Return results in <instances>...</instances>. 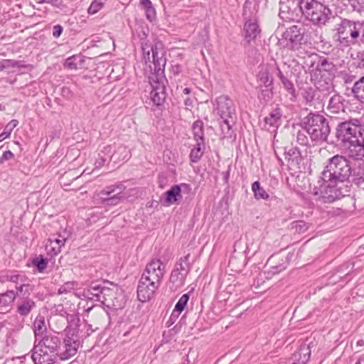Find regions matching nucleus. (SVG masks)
<instances>
[{"mask_svg":"<svg viewBox=\"0 0 364 364\" xmlns=\"http://www.w3.org/2000/svg\"><path fill=\"white\" fill-rule=\"evenodd\" d=\"M220 129L224 138H230L233 133L232 129L235 122V119H221Z\"/></svg>","mask_w":364,"mask_h":364,"instance_id":"nucleus-30","label":"nucleus"},{"mask_svg":"<svg viewBox=\"0 0 364 364\" xmlns=\"http://www.w3.org/2000/svg\"><path fill=\"white\" fill-rule=\"evenodd\" d=\"M31 358L36 364H53L58 358V353L34 346Z\"/></svg>","mask_w":364,"mask_h":364,"instance_id":"nucleus-15","label":"nucleus"},{"mask_svg":"<svg viewBox=\"0 0 364 364\" xmlns=\"http://www.w3.org/2000/svg\"><path fill=\"white\" fill-rule=\"evenodd\" d=\"M288 162L291 165H299L302 160L301 154L297 147H290L285 150Z\"/></svg>","mask_w":364,"mask_h":364,"instance_id":"nucleus-29","label":"nucleus"},{"mask_svg":"<svg viewBox=\"0 0 364 364\" xmlns=\"http://www.w3.org/2000/svg\"><path fill=\"white\" fill-rule=\"evenodd\" d=\"M278 74L277 76L280 79L283 87L289 92V94L294 95L295 88L293 82L285 75L279 68H277Z\"/></svg>","mask_w":364,"mask_h":364,"instance_id":"nucleus-36","label":"nucleus"},{"mask_svg":"<svg viewBox=\"0 0 364 364\" xmlns=\"http://www.w3.org/2000/svg\"><path fill=\"white\" fill-rule=\"evenodd\" d=\"M310 225L304 220H296L291 223V229L299 234L307 231Z\"/></svg>","mask_w":364,"mask_h":364,"instance_id":"nucleus-44","label":"nucleus"},{"mask_svg":"<svg viewBox=\"0 0 364 364\" xmlns=\"http://www.w3.org/2000/svg\"><path fill=\"white\" fill-rule=\"evenodd\" d=\"M32 288L30 287L29 284H22L19 287H16V291L18 292V295L21 294L23 291L28 293L29 291H31Z\"/></svg>","mask_w":364,"mask_h":364,"instance_id":"nucleus-56","label":"nucleus"},{"mask_svg":"<svg viewBox=\"0 0 364 364\" xmlns=\"http://www.w3.org/2000/svg\"><path fill=\"white\" fill-rule=\"evenodd\" d=\"M355 364H364V358H360Z\"/></svg>","mask_w":364,"mask_h":364,"instance_id":"nucleus-64","label":"nucleus"},{"mask_svg":"<svg viewBox=\"0 0 364 364\" xmlns=\"http://www.w3.org/2000/svg\"><path fill=\"white\" fill-rule=\"evenodd\" d=\"M336 32L342 46H356L364 41V23L360 21L343 18L338 24Z\"/></svg>","mask_w":364,"mask_h":364,"instance_id":"nucleus-5","label":"nucleus"},{"mask_svg":"<svg viewBox=\"0 0 364 364\" xmlns=\"http://www.w3.org/2000/svg\"><path fill=\"white\" fill-rule=\"evenodd\" d=\"M302 97L307 105L313 107L315 109L322 107L323 105L321 100L320 99V91L311 87L304 89Z\"/></svg>","mask_w":364,"mask_h":364,"instance_id":"nucleus-16","label":"nucleus"},{"mask_svg":"<svg viewBox=\"0 0 364 364\" xmlns=\"http://www.w3.org/2000/svg\"><path fill=\"white\" fill-rule=\"evenodd\" d=\"M63 27L58 24L53 26V36L55 38L60 37L63 32Z\"/></svg>","mask_w":364,"mask_h":364,"instance_id":"nucleus-57","label":"nucleus"},{"mask_svg":"<svg viewBox=\"0 0 364 364\" xmlns=\"http://www.w3.org/2000/svg\"><path fill=\"white\" fill-rule=\"evenodd\" d=\"M146 11V18L150 21H153L156 18V11L153 5H149L147 7L143 8Z\"/></svg>","mask_w":364,"mask_h":364,"instance_id":"nucleus-51","label":"nucleus"},{"mask_svg":"<svg viewBox=\"0 0 364 364\" xmlns=\"http://www.w3.org/2000/svg\"><path fill=\"white\" fill-rule=\"evenodd\" d=\"M186 276L178 271V268H174L170 276V282L176 284V287H180L184 284Z\"/></svg>","mask_w":364,"mask_h":364,"instance_id":"nucleus-33","label":"nucleus"},{"mask_svg":"<svg viewBox=\"0 0 364 364\" xmlns=\"http://www.w3.org/2000/svg\"><path fill=\"white\" fill-rule=\"evenodd\" d=\"M190 254H187L186 256L181 257L175 264L174 268H178V271L184 274L186 276L188 275L191 270V265L188 261Z\"/></svg>","mask_w":364,"mask_h":364,"instance_id":"nucleus-32","label":"nucleus"},{"mask_svg":"<svg viewBox=\"0 0 364 364\" xmlns=\"http://www.w3.org/2000/svg\"><path fill=\"white\" fill-rule=\"evenodd\" d=\"M17 296L18 292H16L14 290L7 291L6 293H4L1 295L2 298L8 297L9 299V302L14 301Z\"/></svg>","mask_w":364,"mask_h":364,"instance_id":"nucleus-54","label":"nucleus"},{"mask_svg":"<svg viewBox=\"0 0 364 364\" xmlns=\"http://www.w3.org/2000/svg\"><path fill=\"white\" fill-rule=\"evenodd\" d=\"M131 157L130 151L124 146H119L114 154L110 156V159L114 162L127 161Z\"/></svg>","mask_w":364,"mask_h":364,"instance_id":"nucleus-26","label":"nucleus"},{"mask_svg":"<svg viewBox=\"0 0 364 364\" xmlns=\"http://www.w3.org/2000/svg\"><path fill=\"white\" fill-rule=\"evenodd\" d=\"M18 122L16 119H12L4 127V132L0 134V142L3 141L6 139L9 138L14 130V129L18 125Z\"/></svg>","mask_w":364,"mask_h":364,"instance_id":"nucleus-42","label":"nucleus"},{"mask_svg":"<svg viewBox=\"0 0 364 364\" xmlns=\"http://www.w3.org/2000/svg\"><path fill=\"white\" fill-rule=\"evenodd\" d=\"M76 283L75 282H68L60 286L58 290V294H64L70 292L74 289Z\"/></svg>","mask_w":364,"mask_h":364,"instance_id":"nucleus-47","label":"nucleus"},{"mask_svg":"<svg viewBox=\"0 0 364 364\" xmlns=\"http://www.w3.org/2000/svg\"><path fill=\"white\" fill-rule=\"evenodd\" d=\"M306 0H280L279 16L284 21H294L304 15Z\"/></svg>","mask_w":364,"mask_h":364,"instance_id":"nucleus-9","label":"nucleus"},{"mask_svg":"<svg viewBox=\"0 0 364 364\" xmlns=\"http://www.w3.org/2000/svg\"><path fill=\"white\" fill-rule=\"evenodd\" d=\"M38 340V347H41L46 350L58 353L60 345V340L58 336L51 333L46 334Z\"/></svg>","mask_w":364,"mask_h":364,"instance_id":"nucleus-17","label":"nucleus"},{"mask_svg":"<svg viewBox=\"0 0 364 364\" xmlns=\"http://www.w3.org/2000/svg\"><path fill=\"white\" fill-rule=\"evenodd\" d=\"M77 56L75 55H73L68 58L66 59L65 60V67L69 68V69H72V70H75L77 68V64L75 63V60L77 59Z\"/></svg>","mask_w":364,"mask_h":364,"instance_id":"nucleus-52","label":"nucleus"},{"mask_svg":"<svg viewBox=\"0 0 364 364\" xmlns=\"http://www.w3.org/2000/svg\"><path fill=\"white\" fill-rule=\"evenodd\" d=\"M245 20L246 22L244 25L245 38L250 43L259 35L261 30L255 18Z\"/></svg>","mask_w":364,"mask_h":364,"instance_id":"nucleus-18","label":"nucleus"},{"mask_svg":"<svg viewBox=\"0 0 364 364\" xmlns=\"http://www.w3.org/2000/svg\"><path fill=\"white\" fill-rule=\"evenodd\" d=\"M165 264L159 259H152L146 266L141 275L146 281L161 285L165 274Z\"/></svg>","mask_w":364,"mask_h":364,"instance_id":"nucleus-10","label":"nucleus"},{"mask_svg":"<svg viewBox=\"0 0 364 364\" xmlns=\"http://www.w3.org/2000/svg\"><path fill=\"white\" fill-rule=\"evenodd\" d=\"M26 279V277L25 275L19 274H10L9 272L1 275L0 277V281L1 282H11L13 283H18L19 282H24Z\"/></svg>","mask_w":364,"mask_h":364,"instance_id":"nucleus-38","label":"nucleus"},{"mask_svg":"<svg viewBox=\"0 0 364 364\" xmlns=\"http://www.w3.org/2000/svg\"><path fill=\"white\" fill-rule=\"evenodd\" d=\"M152 3L150 1V0H141V5L142 8L147 7L149 5H151Z\"/></svg>","mask_w":364,"mask_h":364,"instance_id":"nucleus-62","label":"nucleus"},{"mask_svg":"<svg viewBox=\"0 0 364 364\" xmlns=\"http://www.w3.org/2000/svg\"><path fill=\"white\" fill-rule=\"evenodd\" d=\"M46 325L43 317L36 318L33 323V331L36 340L43 337L46 333Z\"/></svg>","mask_w":364,"mask_h":364,"instance_id":"nucleus-28","label":"nucleus"},{"mask_svg":"<svg viewBox=\"0 0 364 364\" xmlns=\"http://www.w3.org/2000/svg\"><path fill=\"white\" fill-rule=\"evenodd\" d=\"M112 151V147L107 146L104 147V149L99 154V157L96 159L95 165L97 168H101L104 166L105 163L107 161L108 158H110L107 154Z\"/></svg>","mask_w":364,"mask_h":364,"instance_id":"nucleus-39","label":"nucleus"},{"mask_svg":"<svg viewBox=\"0 0 364 364\" xmlns=\"http://www.w3.org/2000/svg\"><path fill=\"white\" fill-rule=\"evenodd\" d=\"M358 11L360 14H364V0H358Z\"/></svg>","mask_w":364,"mask_h":364,"instance_id":"nucleus-60","label":"nucleus"},{"mask_svg":"<svg viewBox=\"0 0 364 364\" xmlns=\"http://www.w3.org/2000/svg\"><path fill=\"white\" fill-rule=\"evenodd\" d=\"M159 287L160 285L155 284L154 282H148L144 278L141 277L137 288L139 300L141 302L149 300Z\"/></svg>","mask_w":364,"mask_h":364,"instance_id":"nucleus-14","label":"nucleus"},{"mask_svg":"<svg viewBox=\"0 0 364 364\" xmlns=\"http://www.w3.org/2000/svg\"><path fill=\"white\" fill-rule=\"evenodd\" d=\"M32 264L37 268L38 272H43L48 265V259L42 255L36 256L32 259Z\"/></svg>","mask_w":364,"mask_h":364,"instance_id":"nucleus-43","label":"nucleus"},{"mask_svg":"<svg viewBox=\"0 0 364 364\" xmlns=\"http://www.w3.org/2000/svg\"><path fill=\"white\" fill-rule=\"evenodd\" d=\"M36 307V302L31 298L26 296L21 299L17 304V312L23 316H28Z\"/></svg>","mask_w":364,"mask_h":364,"instance_id":"nucleus-20","label":"nucleus"},{"mask_svg":"<svg viewBox=\"0 0 364 364\" xmlns=\"http://www.w3.org/2000/svg\"><path fill=\"white\" fill-rule=\"evenodd\" d=\"M56 247V245L53 242V239L50 238L49 244L46 245V249L51 255H53V251H52V247Z\"/></svg>","mask_w":364,"mask_h":364,"instance_id":"nucleus-59","label":"nucleus"},{"mask_svg":"<svg viewBox=\"0 0 364 364\" xmlns=\"http://www.w3.org/2000/svg\"><path fill=\"white\" fill-rule=\"evenodd\" d=\"M299 353L300 355L301 354L304 355V358L302 359L301 363L302 364H305L309 360L311 354V352L309 350V345H308L307 347L304 346H301V348L299 349Z\"/></svg>","mask_w":364,"mask_h":364,"instance_id":"nucleus-50","label":"nucleus"},{"mask_svg":"<svg viewBox=\"0 0 364 364\" xmlns=\"http://www.w3.org/2000/svg\"><path fill=\"white\" fill-rule=\"evenodd\" d=\"M304 3V15L315 25L323 26L333 16L328 4L316 0H306Z\"/></svg>","mask_w":364,"mask_h":364,"instance_id":"nucleus-6","label":"nucleus"},{"mask_svg":"<svg viewBox=\"0 0 364 364\" xmlns=\"http://www.w3.org/2000/svg\"><path fill=\"white\" fill-rule=\"evenodd\" d=\"M188 299L189 296L188 294H184L183 295H182V296L179 299V300L178 301L175 306L174 310L171 314V318L173 316L178 317V315L181 313V311L187 305Z\"/></svg>","mask_w":364,"mask_h":364,"instance_id":"nucleus-37","label":"nucleus"},{"mask_svg":"<svg viewBox=\"0 0 364 364\" xmlns=\"http://www.w3.org/2000/svg\"><path fill=\"white\" fill-rule=\"evenodd\" d=\"M193 139L196 141L205 142L204 123L202 120L195 121L191 127Z\"/></svg>","mask_w":364,"mask_h":364,"instance_id":"nucleus-24","label":"nucleus"},{"mask_svg":"<svg viewBox=\"0 0 364 364\" xmlns=\"http://www.w3.org/2000/svg\"><path fill=\"white\" fill-rule=\"evenodd\" d=\"M114 293V290L113 289H110L105 286L102 291H101V294L98 295L97 301H100L104 304L107 302L109 303V301H112Z\"/></svg>","mask_w":364,"mask_h":364,"instance_id":"nucleus-41","label":"nucleus"},{"mask_svg":"<svg viewBox=\"0 0 364 364\" xmlns=\"http://www.w3.org/2000/svg\"><path fill=\"white\" fill-rule=\"evenodd\" d=\"M257 79L266 87H270L273 83V77L269 74L268 70L262 68L257 74Z\"/></svg>","mask_w":364,"mask_h":364,"instance_id":"nucleus-34","label":"nucleus"},{"mask_svg":"<svg viewBox=\"0 0 364 364\" xmlns=\"http://www.w3.org/2000/svg\"><path fill=\"white\" fill-rule=\"evenodd\" d=\"M89 329L87 330L88 331ZM82 329L77 324L70 325L65 330V336L63 338V343L60 345L58 358L60 360H68L76 355L79 347L81 346L83 340L88 336L89 332L82 333Z\"/></svg>","mask_w":364,"mask_h":364,"instance_id":"nucleus-4","label":"nucleus"},{"mask_svg":"<svg viewBox=\"0 0 364 364\" xmlns=\"http://www.w3.org/2000/svg\"><path fill=\"white\" fill-rule=\"evenodd\" d=\"M350 182L360 186L364 183V166H358L353 168Z\"/></svg>","mask_w":364,"mask_h":364,"instance_id":"nucleus-31","label":"nucleus"},{"mask_svg":"<svg viewBox=\"0 0 364 364\" xmlns=\"http://www.w3.org/2000/svg\"><path fill=\"white\" fill-rule=\"evenodd\" d=\"M38 4H51L53 6L60 9L61 10L65 8V5L63 4L62 0H36Z\"/></svg>","mask_w":364,"mask_h":364,"instance_id":"nucleus-49","label":"nucleus"},{"mask_svg":"<svg viewBox=\"0 0 364 364\" xmlns=\"http://www.w3.org/2000/svg\"><path fill=\"white\" fill-rule=\"evenodd\" d=\"M104 287L105 286L102 284L92 282L90 284L88 289L85 290L84 295L90 299L97 301L98 295L101 294V291H102Z\"/></svg>","mask_w":364,"mask_h":364,"instance_id":"nucleus-25","label":"nucleus"},{"mask_svg":"<svg viewBox=\"0 0 364 364\" xmlns=\"http://www.w3.org/2000/svg\"><path fill=\"white\" fill-rule=\"evenodd\" d=\"M307 132L305 129L299 130L296 133V141L301 146L309 145V138L306 135Z\"/></svg>","mask_w":364,"mask_h":364,"instance_id":"nucleus-46","label":"nucleus"},{"mask_svg":"<svg viewBox=\"0 0 364 364\" xmlns=\"http://www.w3.org/2000/svg\"><path fill=\"white\" fill-rule=\"evenodd\" d=\"M182 72V66L179 64L173 65L171 68V73L174 75H178Z\"/></svg>","mask_w":364,"mask_h":364,"instance_id":"nucleus-58","label":"nucleus"},{"mask_svg":"<svg viewBox=\"0 0 364 364\" xmlns=\"http://www.w3.org/2000/svg\"><path fill=\"white\" fill-rule=\"evenodd\" d=\"M352 93L356 100L364 105V76L353 84Z\"/></svg>","mask_w":364,"mask_h":364,"instance_id":"nucleus-23","label":"nucleus"},{"mask_svg":"<svg viewBox=\"0 0 364 364\" xmlns=\"http://www.w3.org/2000/svg\"><path fill=\"white\" fill-rule=\"evenodd\" d=\"M343 108V105L341 102V97L339 95H333L329 100V102L327 109L331 113H337Z\"/></svg>","mask_w":364,"mask_h":364,"instance_id":"nucleus-40","label":"nucleus"},{"mask_svg":"<svg viewBox=\"0 0 364 364\" xmlns=\"http://www.w3.org/2000/svg\"><path fill=\"white\" fill-rule=\"evenodd\" d=\"M188 187L186 183L181 185H174L168 191L166 192V202L168 205L176 203L178 200L182 198L181 187Z\"/></svg>","mask_w":364,"mask_h":364,"instance_id":"nucleus-19","label":"nucleus"},{"mask_svg":"<svg viewBox=\"0 0 364 364\" xmlns=\"http://www.w3.org/2000/svg\"><path fill=\"white\" fill-rule=\"evenodd\" d=\"M103 4L99 0H95L88 8V13L90 14H96L102 7Z\"/></svg>","mask_w":364,"mask_h":364,"instance_id":"nucleus-48","label":"nucleus"},{"mask_svg":"<svg viewBox=\"0 0 364 364\" xmlns=\"http://www.w3.org/2000/svg\"><path fill=\"white\" fill-rule=\"evenodd\" d=\"M125 190V186L122 184H114L105 187L100 191L102 203L105 205H116L120 203L122 200L125 199V196L123 193Z\"/></svg>","mask_w":364,"mask_h":364,"instance_id":"nucleus-11","label":"nucleus"},{"mask_svg":"<svg viewBox=\"0 0 364 364\" xmlns=\"http://www.w3.org/2000/svg\"><path fill=\"white\" fill-rule=\"evenodd\" d=\"M14 156V155L11 151H4L0 158V164H3L4 161L13 159Z\"/></svg>","mask_w":364,"mask_h":364,"instance_id":"nucleus-55","label":"nucleus"},{"mask_svg":"<svg viewBox=\"0 0 364 364\" xmlns=\"http://www.w3.org/2000/svg\"><path fill=\"white\" fill-rule=\"evenodd\" d=\"M358 120H348L340 122L336 129V136L346 147L356 138L364 129V126L358 124Z\"/></svg>","mask_w":364,"mask_h":364,"instance_id":"nucleus-7","label":"nucleus"},{"mask_svg":"<svg viewBox=\"0 0 364 364\" xmlns=\"http://www.w3.org/2000/svg\"><path fill=\"white\" fill-rule=\"evenodd\" d=\"M304 28L291 26L282 33V37L278 40V43L281 47L299 50L304 42Z\"/></svg>","mask_w":364,"mask_h":364,"instance_id":"nucleus-8","label":"nucleus"},{"mask_svg":"<svg viewBox=\"0 0 364 364\" xmlns=\"http://www.w3.org/2000/svg\"><path fill=\"white\" fill-rule=\"evenodd\" d=\"M196 144L191 149L189 158L191 162L197 163L202 157L205 150V142L196 141Z\"/></svg>","mask_w":364,"mask_h":364,"instance_id":"nucleus-27","label":"nucleus"},{"mask_svg":"<svg viewBox=\"0 0 364 364\" xmlns=\"http://www.w3.org/2000/svg\"><path fill=\"white\" fill-rule=\"evenodd\" d=\"M352 171L350 161L346 156L334 155L327 160L321 175L322 183L318 191L314 194L318 195L323 203H332L348 196L350 188L348 183Z\"/></svg>","mask_w":364,"mask_h":364,"instance_id":"nucleus-1","label":"nucleus"},{"mask_svg":"<svg viewBox=\"0 0 364 364\" xmlns=\"http://www.w3.org/2000/svg\"><path fill=\"white\" fill-rule=\"evenodd\" d=\"M347 154L350 159L355 161L364 159V129L347 146Z\"/></svg>","mask_w":364,"mask_h":364,"instance_id":"nucleus-13","label":"nucleus"},{"mask_svg":"<svg viewBox=\"0 0 364 364\" xmlns=\"http://www.w3.org/2000/svg\"><path fill=\"white\" fill-rule=\"evenodd\" d=\"M8 68L7 59L0 61V71Z\"/></svg>","mask_w":364,"mask_h":364,"instance_id":"nucleus-61","label":"nucleus"},{"mask_svg":"<svg viewBox=\"0 0 364 364\" xmlns=\"http://www.w3.org/2000/svg\"><path fill=\"white\" fill-rule=\"evenodd\" d=\"M282 117V112L280 108L277 107L274 109L267 116L264 121L266 124H269L270 127H278L281 124V119Z\"/></svg>","mask_w":364,"mask_h":364,"instance_id":"nucleus-21","label":"nucleus"},{"mask_svg":"<svg viewBox=\"0 0 364 364\" xmlns=\"http://www.w3.org/2000/svg\"><path fill=\"white\" fill-rule=\"evenodd\" d=\"M151 50L154 65V68L151 70L154 72L149 77L150 84L152 87L151 98L156 105L159 106L165 102L166 97L164 75L166 59L164 57L165 51L164 50L162 43L156 42L151 46Z\"/></svg>","mask_w":364,"mask_h":364,"instance_id":"nucleus-2","label":"nucleus"},{"mask_svg":"<svg viewBox=\"0 0 364 364\" xmlns=\"http://www.w3.org/2000/svg\"><path fill=\"white\" fill-rule=\"evenodd\" d=\"M8 68H28L30 65H24L22 61L7 59Z\"/></svg>","mask_w":364,"mask_h":364,"instance_id":"nucleus-53","label":"nucleus"},{"mask_svg":"<svg viewBox=\"0 0 364 364\" xmlns=\"http://www.w3.org/2000/svg\"><path fill=\"white\" fill-rule=\"evenodd\" d=\"M217 112L221 119H236V113L234 103L232 100L225 95H221L216 99Z\"/></svg>","mask_w":364,"mask_h":364,"instance_id":"nucleus-12","label":"nucleus"},{"mask_svg":"<svg viewBox=\"0 0 364 364\" xmlns=\"http://www.w3.org/2000/svg\"><path fill=\"white\" fill-rule=\"evenodd\" d=\"M252 190L254 193L255 198L257 200L263 199L268 200L269 198V194L266 192V191L261 187L259 181H255L252 184Z\"/></svg>","mask_w":364,"mask_h":364,"instance_id":"nucleus-35","label":"nucleus"},{"mask_svg":"<svg viewBox=\"0 0 364 364\" xmlns=\"http://www.w3.org/2000/svg\"><path fill=\"white\" fill-rule=\"evenodd\" d=\"M301 127L307 132L312 141H326L331 129L328 119L318 112H310L301 121Z\"/></svg>","mask_w":364,"mask_h":364,"instance_id":"nucleus-3","label":"nucleus"},{"mask_svg":"<svg viewBox=\"0 0 364 364\" xmlns=\"http://www.w3.org/2000/svg\"><path fill=\"white\" fill-rule=\"evenodd\" d=\"M66 240L67 239L65 237L61 235H59L58 238L53 239V242L56 245V247H52L53 255H57L60 252L61 248L64 246Z\"/></svg>","mask_w":364,"mask_h":364,"instance_id":"nucleus-45","label":"nucleus"},{"mask_svg":"<svg viewBox=\"0 0 364 364\" xmlns=\"http://www.w3.org/2000/svg\"><path fill=\"white\" fill-rule=\"evenodd\" d=\"M259 4L257 0H246L243 6V16L245 19L251 18L258 11Z\"/></svg>","mask_w":364,"mask_h":364,"instance_id":"nucleus-22","label":"nucleus"},{"mask_svg":"<svg viewBox=\"0 0 364 364\" xmlns=\"http://www.w3.org/2000/svg\"><path fill=\"white\" fill-rule=\"evenodd\" d=\"M142 49H143V52H144V58L145 59L146 58V55H147V58L149 60H150V51L148 50L147 52H146V50H145V48L144 47L142 48Z\"/></svg>","mask_w":364,"mask_h":364,"instance_id":"nucleus-63","label":"nucleus"}]
</instances>
